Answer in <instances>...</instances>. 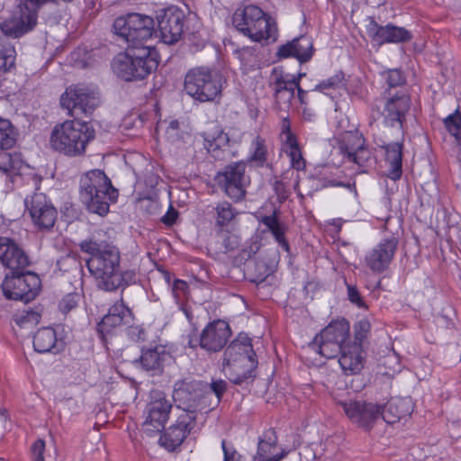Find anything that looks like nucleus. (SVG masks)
Segmentation results:
<instances>
[{
	"instance_id": "f257e3e1",
	"label": "nucleus",
	"mask_w": 461,
	"mask_h": 461,
	"mask_svg": "<svg viewBox=\"0 0 461 461\" xmlns=\"http://www.w3.org/2000/svg\"><path fill=\"white\" fill-rule=\"evenodd\" d=\"M102 234L101 230L95 231L79 243L81 251L90 255L86 267L95 277L98 288L107 292L124 290L136 284V269H121L119 249L106 240H102Z\"/></svg>"
},
{
	"instance_id": "f03ea898",
	"label": "nucleus",
	"mask_w": 461,
	"mask_h": 461,
	"mask_svg": "<svg viewBox=\"0 0 461 461\" xmlns=\"http://www.w3.org/2000/svg\"><path fill=\"white\" fill-rule=\"evenodd\" d=\"M95 138L93 125L80 119L56 124L50 136V148L69 158L85 155L87 145Z\"/></svg>"
},
{
	"instance_id": "7ed1b4c3",
	"label": "nucleus",
	"mask_w": 461,
	"mask_h": 461,
	"mask_svg": "<svg viewBox=\"0 0 461 461\" xmlns=\"http://www.w3.org/2000/svg\"><path fill=\"white\" fill-rule=\"evenodd\" d=\"M257 355L251 339L239 335L226 348L222 356V371L230 381L241 384L255 377Z\"/></svg>"
},
{
	"instance_id": "20e7f679",
	"label": "nucleus",
	"mask_w": 461,
	"mask_h": 461,
	"mask_svg": "<svg viewBox=\"0 0 461 461\" xmlns=\"http://www.w3.org/2000/svg\"><path fill=\"white\" fill-rule=\"evenodd\" d=\"M80 197L90 212L104 216L118 198V190L103 170L93 169L80 177Z\"/></svg>"
},
{
	"instance_id": "39448f33",
	"label": "nucleus",
	"mask_w": 461,
	"mask_h": 461,
	"mask_svg": "<svg viewBox=\"0 0 461 461\" xmlns=\"http://www.w3.org/2000/svg\"><path fill=\"white\" fill-rule=\"evenodd\" d=\"M157 52L151 46L127 47L113 60L112 68L116 76L124 81L146 78L158 68Z\"/></svg>"
},
{
	"instance_id": "423d86ee",
	"label": "nucleus",
	"mask_w": 461,
	"mask_h": 461,
	"mask_svg": "<svg viewBox=\"0 0 461 461\" xmlns=\"http://www.w3.org/2000/svg\"><path fill=\"white\" fill-rule=\"evenodd\" d=\"M234 27L254 42L269 44L276 41V22L260 7L249 5L235 11L232 16Z\"/></svg>"
},
{
	"instance_id": "0eeeda50",
	"label": "nucleus",
	"mask_w": 461,
	"mask_h": 461,
	"mask_svg": "<svg viewBox=\"0 0 461 461\" xmlns=\"http://www.w3.org/2000/svg\"><path fill=\"white\" fill-rule=\"evenodd\" d=\"M220 74L206 66L190 68L185 77L184 90L200 103L212 102L221 93Z\"/></svg>"
},
{
	"instance_id": "6e6552de",
	"label": "nucleus",
	"mask_w": 461,
	"mask_h": 461,
	"mask_svg": "<svg viewBox=\"0 0 461 461\" xmlns=\"http://www.w3.org/2000/svg\"><path fill=\"white\" fill-rule=\"evenodd\" d=\"M155 23L152 17L138 13H130L125 16H120L113 22L115 34L123 39L128 47L148 46L156 31Z\"/></svg>"
},
{
	"instance_id": "1a4fd4ad",
	"label": "nucleus",
	"mask_w": 461,
	"mask_h": 461,
	"mask_svg": "<svg viewBox=\"0 0 461 461\" xmlns=\"http://www.w3.org/2000/svg\"><path fill=\"white\" fill-rule=\"evenodd\" d=\"M231 335L229 323L216 319L208 322L200 333H190L187 346L193 349L200 348L209 354L218 353L226 347Z\"/></svg>"
},
{
	"instance_id": "9d476101",
	"label": "nucleus",
	"mask_w": 461,
	"mask_h": 461,
	"mask_svg": "<svg viewBox=\"0 0 461 461\" xmlns=\"http://www.w3.org/2000/svg\"><path fill=\"white\" fill-rule=\"evenodd\" d=\"M1 287L5 298L28 303L38 294L41 279L35 273L25 269L11 271L5 276Z\"/></svg>"
},
{
	"instance_id": "9b49d317",
	"label": "nucleus",
	"mask_w": 461,
	"mask_h": 461,
	"mask_svg": "<svg viewBox=\"0 0 461 461\" xmlns=\"http://www.w3.org/2000/svg\"><path fill=\"white\" fill-rule=\"evenodd\" d=\"M384 102L381 113L383 124L390 128H397L403 131L407 114L411 105V95L404 88H400L394 93L384 90L382 94Z\"/></svg>"
},
{
	"instance_id": "f8f14e48",
	"label": "nucleus",
	"mask_w": 461,
	"mask_h": 461,
	"mask_svg": "<svg viewBox=\"0 0 461 461\" xmlns=\"http://www.w3.org/2000/svg\"><path fill=\"white\" fill-rule=\"evenodd\" d=\"M172 397L176 406L183 410L182 413L193 414L195 420L197 413L207 407L203 385L200 381L186 379L176 381Z\"/></svg>"
},
{
	"instance_id": "ddd939ff",
	"label": "nucleus",
	"mask_w": 461,
	"mask_h": 461,
	"mask_svg": "<svg viewBox=\"0 0 461 461\" xmlns=\"http://www.w3.org/2000/svg\"><path fill=\"white\" fill-rule=\"evenodd\" d=\"M25 212L29 214L35 229L50 231L58 218V212L45 194L34 192L24 199Z\"/></svg>"
},
{
	"instance_id": "4468645a",
	"label": "nucleus",
	"mask_w": 461,
	"mask_h": 461,
	"mask_svg": "<svg viewBox=\"0 0 461 461\" xmlns=\"http://www.w3.org/2000/svg\"><path fill=\"white\" fill-rule=\"evenodd\" d=\"M0 171L11 175L14 185L24 183L34 191L41 187L42 177L24 163L20 153H0Z\"/></svg>"
},
{
	"instance_id": "2eb2a0df",
	"label": "nucleus",
	"mask_w": 461,
	"mask_h": 461,
	"mask_svg": "<svg viewBox=\"0 0 461 461\" xmlns=\"http://www.w3.org/2000/svg\"><path fill=\"white\" fill-rule=\"evenodd\" d=\"M60 104L68 110V114L74 119L82 115H90L99 104L95 93L86 88L68 87L60 97Z\"/></svg>"
},
{
	"instance_id": "dca6fc26",
	"label": "nucleus",
	"mask_w": 461,
	"mask_h": 461,
	"mask_svg": "<svg viewBox=\"0 0 461 461\" xmlns=\"http://www.w3.org/2000/svg\"><path fill=\"white\" fill-rule=\"evenodd\" d=\"M246 163L234 162L218 172L215 181L219 187L231 199L240 201L246 195L248 179L245 176Z\"/></svg>"
},
{
	"instance_id": "f3484780",
	"label": "nucleus",
	"mask_w": 461,
	"mask_h": 461,
	"mask_svg": "<svg viewBox=\"0 0 461 461\" xmlns=\"http://www.w3.org/2000/svg\"><path fill=\"white\" fill-rule=\"evenodd\" d=\"M133 320L131 310L124 303L122 297L113 304L108 312L97 323L96 331L104 343L115 336L123 326L128 325Z\"/></svg>"
},
{
	"instance_id": "a211bd4d",
	"label": "nucleus",
	"mask_w": 461,
	"mask_h": 461,
	"mask_svg": "<svg viewBox=\"0 0 461 461\" xmlns=\"http://www.w3.org/2000/svg\"><path fill=\"white\" fill-rule=\"evenodd\" d=\"M156 18L163 42L174 44L181 39L186 21L181 8L176 5L163 8L157 13Z\"/></svg>"
},
{
	"instance_id": "6ab92c4d",
	"label": "nucleus",
	"mask_w": 461,
	"mask_h": 461,
	"mask_svg": "<svg viewBox=\"0 0 461 461\" xmlns=\"http://www.w3.org/2000/svg\"><path fill=\"white\" fill-rule=\"evenodd\" d=\"M399 245V239L391 235L380 240L365 255V265L374 274H382L389 269Z\"/></svg>"
},
{
	"instance_id": "aec40b11",
	"label": "nucleus",
	"mask_w": 461,
	"mask_h": 461,
	"mask_svg": "<svg viewBox=\"0 0 461 461\" xmlns=\"http://www.w3.org/2000/svg\"><path fill=\"white\" fill-rule=\"evenodd\" d=\"M348 420L357 427L369 431L380 420V405L366 401H345L339 403Z\"/></svg>"
},
{
	"instance_id": "412c9836",
	"label": "nucleus",
	"mask_w": 461,
	"mask_h": 461,
	"mask_svg": "<svg viewBox=\"0 0 461 461\" xmlns=\"http://www.w3.org/2000/svg\"><path fill=\"white\" fill-rule=\"evenodd\" d=\"M366 32L371 41L379 46L386 43L407 42L412 39L411 32L407 29L393 23L380 25L373 17L367 18Z\"/></svg>"
},
{
	"instance_id": "4be33fe9",
	"label": "nucleus",
	"mask_w": 461,
	"mask_h": 461,
	"mask_svg": "<svg viewBox=\"0 0 461 461\" xmlns=\"http://www.w3.org/2000/svg\"><path fill=\"white\" fill-rule=\"evenodd\" d=\"M38 21V15L23 10L20 4L13 14L0 23L2 32L10 38L18 39L32 32Z\"/></svg>"
},
{
	"instance_id": "5701e85b",
	"label": "nucleus",
	"mask_w": 461,
	"mask_h": 461,
	"mask_svg": "<svg viewBox=\"0 0 461 461\" xmlns=\"http://www.w3.org/2000/svg\"><path fill=\"white\" fill-rule=\"evenodd\" d=\"M200 135L203 140L204 149L212 158L218 160L231 158L230 138L221 125L212 122Z\"/></svg>"
},
{
	"instance_id": "b1692460",
	"label": "nucleus",
	"mask_w": 461,
	"mask_h": 461,
	"mask_svg": "<svg viewBox=\"0 0 461 461\" xmlns=\"http://www.w3.org/2000/svg\"><path fill=\"white\" fill-rule=\"evenodd\" d=\"M171 409V402L167 399L165 393L154 392L145 409L144 425L152 427V430L161 431L169 418Z\"/></svg>"
},
{
	"instance_id": "393cba45",
	"label": "nucleus",
	"mask_w": 461,
	"mask_h": 461,
	"mask_svg": "<svg viewBox=\"0 0 461 461\" xmlns=\"http://www.w3.org/2000/svg\"><path fill=\"white\" fill-rule=\"evenodd\" d=\"M196 420L193 414L181 413L173 425H171L160 437L161 444L168 450L173 451L179 447L191 430L194 428Z\"/></svg>"
},
{
	"instance_id": "a878e982",
	"label": "nucleus",
	"mask_w": 461,
	"mask_h": 461,
	"mask_svg": "<svg viewBox=\"0 0 461 461\" xmlns=\"http://www.w3.org/2000/svg\"><path fill=\"white\" fill-rule=\"evenodd\" d=\"M0 262L10 271L23 270L29 266V258L23 249L6 237H0Z\"/></svg>"
},
{
	"instance_id": "bb28decb",
	"label": "nucleus",
	"mask_w": 461,
	"mask_h": 461,
	"mask_svg": "<svg viewBox=\"0 0 461 461\" xmlns=\"http://www.w3.org/2000/svg\"><path fill=\"white\" fill-rule=\"evenodd\" d=\"M313 51L312 39L306 35H302L281 45L276 54L279 58H295L300 63H305L312 59Z\"/></svg>"
},
{
	"instance_id": "cd10ccee",
	"label": "nucleus",
	"mask_w": 461,
	"mask_h": 461,
	"mask_svg": "<svg viewBox=\"0 0 461 461\" xmlns=\"http://www.w3.org/2000/svg\"><path fill=\"white\" fill-rule=\"evenodd\" d=\"M277 435L274 429L265 430L258 438L257 453L252 461H280L286 455L285 449L276 452Z\"/></svg>"
},
{
	"instance_id": "c85d7f7f",
	"label": "nucleus",
	"mask_w": 461,
	"mask_h": 461,
	"mask_svg": "<svg viewBox=\"0 0 461 461\" xmlns=\"http://www.w3.org/2000/svg\"><path fill=\"white\" fill-rule=\"evenodd\" d=\"M412 411L411 402L408 398H392L384 406L380 405V419L388 424H394L409 416Z\"/></svg>"
},
{
	"instance_id": "c756f323",
	"label": "nucleus",
	"mask_w": 461,
	"mask_h": 461,
	"mask_svg": "<svg viewBox=\"0 0 461 461\" xmlns=\"http://www.w3.org/2000/svg\"><path fill=\"white\" fill-rule=\"evenodd\" d=\"M172 358L171 354L163 345H156L141 350V355L137 360L142 368L147 371L159 372L165 364Z\"/></svg>"
},
{
	"instance_id": "7c9ffc66",
	"label": "nucleus",
	"mask_w": 461,
	"mask_h": 461,
	"mask_svg": "<svg viewBox=\"0 0 461 461\" xmlns=\"http://www.w3.org/2000/svg\"><path fill=\"white\" fill-rule=\"evenodd\" d=\"M278 210H275L271 215H264L261 217L260 222L264 224L267 230L272 234L278 246L287 254L290 253V245L285 237L288 231V226L281 222L278 219Z\"/></svg>"
},
{
	"instance_id": "2f4dec72",
	"label": "nucleus",
	"mask_w": 461,
	"mask_h": 461,
	"mask_svg": "<svg viewBox=\"0 0 461 461\" xmlns=\"http://www.w3.org/2000/svg\"><path fill=\"white\" fill-rule=\"evenodd\" d=\"M33 348L39 353H59L62 342H59L53 328L44 327L37 330L33 337Z\"/></svg>"
},
{
	"instance_id": "473e14b6",
	"label": "nucleus",
	"mask_w": 461,
	"mask_h": 461,
	"mask_svg": "<svg viewBox=\"0 0 461 461\" xmlns=\"http://www.w3.org/2000/svg\"><path fill=\"white\" fill-rule=\"evenodd\" d=\"M385 150V162L389 164L387 176L399 180L402 175V142H393L383 147Z\"/></svg>"
},
{
	"instance_id": "72a5a7b5",
	"label": "nucleus",
	"mask_w": 461,
	"mask_h": 461,
	"mask_svg": "<svg viewBox=\"0 0 461 461\" xmlns=\"http://www.w3.org/2000/svg\"><path fill=\"white\" fill-rule=\"evenodd\" d=\"M336 141L339 152L344 158H348L351 153L356 152L366 144V140L357 130L346 131L340 132L336 137Z\"/></svg>"
},
{
	"instance_id": "f704fd0d",
	"label": "nucleus",
	"mask_w": 461,
	"mask_h": 461,
	"mask_svg": "<svg viewBox=\"0 0 461 461\" xmlns=\"http://www.w3.org/2000/svg\"><path fill=\"white\" fill-rule=\"evenodd\" d=\"M339 363L342 370L348 375L359 372L363 368L360 346L357 343L353 346L347 345L339 358Z\"/></svg>"
},
{
	"instance_id": "c9c22d12",
	"label": "nucleus",
	"mask_w": 461,
	"mask_h": 461,
	"mask_svg": "<svg viewBox=\"0 0 461 461\" xmlns=\"http://www.w3.org/2000/svg\"><path fill=\"white\" fill-rule=\"evenodd\" d=\"M315 337L329 341L346 344L349 337V323L345 319L331 321Z\"/></svg>"
},
{
	"instance_id": "e433bc0d",
	"label": "nucleus",
	"mask_w": 461,
	"mask_h": 461,
	"mask_svg": "<svg viewBox=\"0 0 461 461\" xmlns=\"http://www.w3.org/2000/svg\"><path fill=\"white\" fill-rule=\"evenodd\" d=\"M346 87L345 75L342 71L320 82L312 91H319L330 96L332 100L335 98V93Z\"/></svg>"
},
{
	"instance_id": "4c0bfd02",
	"label": "nucleus",
	"mask_w": 461,
	"mask_h": 461,
	"mask_svg": "<svg viewBox=\"0 0 461 461\" xmlns=\"http://www.w3.org/2000/svg\"><path fill=\"white\" fill-rule=\"evenodd\" d=\"M347 344L337 343L321 339V338L314 337L310 347L325 358L336 357L339 354L341 355Z\"/></svg>"
},
{
	"instance_id": "58836bf2",
	"label": "nucleus",
	"mask_w": 461,
	"mask_h": 461,
	"mask_svg": "<svg viewBox=\"0 0 461 461\" xmlns=\"http://www.w3.org/2000/svg\"><path fill=\"white\" fill-rule=\"evenodd\" d=\"M267 156L268 152L266 140L258 135L251 142L248 162L255 167H263L267 164Z\"/></svg>"
},
{
	"instance_id": "ea45409f",
	"label": "nucleus",
	"mask_w": 461,
	"mask_h": 461,
	"mask_svg": "<svg viewBox=\"0 0 461 461\" xmlns=\"http://www.w3.org/2000/svg\"><path fill=\"white\" fill-rule=\"evenodd\" d=\"M341 171L339 168L324 167L318 174V180L322 187H350L349 184H345L341 178Z\"/></svg>"
},
{
	"instance_id": "a19ab883",
	"label": "nucleus",
	"mask_w": 461,
	"mask_h": 461,
	"mask_svg": "<svg viewBox=\"0 0 461 461\" xmlns=\"http://www.w3.org/2000/svg\"><path fill=\"white\" fill-rule=\"evenodd\" d=\"M18 131L12 122L0 117V149L13 148L18 138Z\"/></svg>"
},
{
	"instance_id": "79ce46f5",
	"label": "nucleus",
	"mask_w": 461,
	"mask_h": 461,
	"mask_svg": "<svg viewBox=\"0 0 461 461\" xmlns=\"http://www.w3.org/2000/svg\"><path fill=\"white\" fill-rule=\"evenodd\" d=\"M16 51L6 41L0 39V75L5 74L15 65Z\"/></svg>"
},
{
	"instance_id": "37998d69",
	"label": "nucleus",
	"mask_w": 461,
	"mask_h": 461,
	"mask_svg": "<svg viewBox=\"0 0 461 461\" xmlns=\"http://www.w3.org/2000/svg\"><path fill=\"white\" fill-rule=\"evenodd\" d=\"M215 212L216 226H227L238 214L236 209L227 201L220 202L213 208Z\"/></svg>"
},
{
	"instance_id": "c03bdc74",
	"label": "nucleus",
	"mask_w": 461,
	"mask_h": 461,
	"mask_svg": "<svg viewBox=\"0 0 461 461\" xmlns=\"http://www.w3.org/2000/svg\"><path fill=\"white\" fill-rule=\"evenodd\" d=\"M381 77L386 85L384 90H390L391 93H394L397 87H401L406 83L404 73L398 68L384 70L381 73Z\"/></svg>"
},
{
	"instance_id": "a18cd8bd",
	"label": "nucleus",
	"mask_w": 461,
	"mask_h": 461,
	"mask_svg": "<svg viewBox=\"0 0 461 461\" xmlns=\"http://www.w3.org/2000/svg\"><path fill=\"white\" fill-rule=\"evenodd\" d=\"M249 271L251 274V281L259 284L266 280L271 274L270 267L264 260H255L252 265L248 266Z\"/></svg>"
},
{
	"instance_id": "49530a36",
	"label": "nucleus",
	"mask_w": 461,
	"mask_h": 461,
	"mask_svg": "<svg viewBox=\"0 0 461 461\" xmlns=\"http://www.w3.org/2000/svg\"><path fill=\"white\" fill-rule=\"evenodd\" d=\"M41 313L31 308L23 309L15 314L14 321L20 327L33 326L40 322Z\"/></svg>"
},
{
	"instance_id": "de8ad7c7",
	"label": "nucleus",
	"mask_w": 461,
	"mask_h": 461,
	"mask_svg": "<svg viewBox=\"0 0 461 461\" xmlns=\"http://www.w3.org/2000/svg\"><path fill=\"white\" fill-rule=\"evenodd\" d=\"M347 159L349 162L357 164L360 168H362V172H366V168L370 165L372 160V152L366 147L365 144L356 152L351 153V155L348 157Z\"/></svg>"
},
{
	"instance_id": "09e8293b",
	"label": "nucleus",
	"mask_w": 461,
	"mask_h": 461,
	"mask_svg": "<svg viewBox=\"0 0 461 461\" xmlns=\"http://www.w3.org/2000/svg\"><path fill=\"white\" fill-rule=\"evenodd\" d=\"M274 96L278 104H284L288 107L294 97V87L287 86L274 89Z\"/></svg>"
},
{
	"instance_id": "8fccbe9b",
	"label": "nucleus",
	"mask_w": 461,
	"mask_h": 461,
	"mask_svg": "<svg viewBox=\"0 0 461 461\" xmlns=\"http://www.w3.org/2000/svg\"><path fill=\"white\" fill-rule=\"evenodd\" d=\"M271 83L273 89L290 86V75L285 74L280 68H274L271 72Z\"/></svg>"
},
{
	"instance_id": "3c124183",
	"label": "nucleus",
	"mask_w": 461,
	"mask_h": 461,
	"mask_svg": "<svg viewBox=\"0 0 461 461\" xmlns=\"http://www.w3.org/2000/svg\"><path fill=\"white\" fill-rule=\"evenodd\" d=\"M285 152L289 157L291 167L297 171L305 169L306 162L299 147L294 149H285Z\"/></svg>"
},
{
	"instance_id": "603ef678",
	"label": "nucleus",
	"mask_w": 461,
	"mask_h": 461,
	"mask_svg": "<svg viewBox=\"0 0 461 461\" xmlns=\"http://www.w3.org/2000/svg\"><path fill=\"white\" fill-rule=\"evenodd\" d=\"M188 290V284L181 279H174L171 291L173 297L177 304H181L182 301Z\"/></svg>"
},
{
	"instance_id": "864d4df0",
	"label": "nucleus",
	"mask_w": 461,
	"mask_h": 461,
	"mask_svg": "<svg viewBox=\"0 0 461 461\" xmlns=\"http://www.w3.org/2000/svg\"><path fill=\"white\" fill-rule=\"evenodd\" d=\"M218 235L222 240L224 252L233 251L235 249L239 247L240 240L237 235L232 234L229 231H224L223 230H221L218 232Z\"/></svg>"
},
{
	"instance_id": "5fc2aeb1",
	"label": "nucleus",
	"mask_w": 461,
	"mask_h": 461,
	"mask_svg": "<svg viewBox=\"0 0 461 461\" xmlns=\"http://www.w3.org/2000/svg\"><path fill=\"white\" fill-rule=\"evenodd\" d=\"M80 295L78 294H68L65 295L59 303V308L64 314L68 313L71 310L75 309L79 302Z\"/></svg>"
},
{
	"instance_id": "6e6d98bb",
	"label": "nucleus",
	"mask_w": 461,
	"mask_h": 461,
	"mask_svg": "<svg viewBox=\"0 0 461 461\" xmlns=\"http://www.w3.org/2000/svg\"><path fill=\"white\" fill-rule=\"evenodd\" d=\"M223 461H242V456L236 450L234 445L226 439L221 440Z\"/></svg>"
},
{
	"instance_id": "4d7b16f0",
	"label": "nucleus",
	"mask_w": 461,
	"mask_h": 461,
	"mask_svg": "<svg viewBox=\"0 0 461 461\" xmlns=\"http://www.w3.org/2000/svg\"><path fill=\"white\" fill-rule=\"evenodd\" d=\"M355 339L360 343L364 339L367 337V334L370 331L371 325L370 322L366 319H362L355 324Z\"/></svg>"
},
{
	"instance_id": "13d9d810",
	"label": "nucleus",
	"mask_w": 461,
	"mask_h": 461,
	"mask_svg": "<svg viewBox=\"0 0 461 461\" xmlns=\"http://www.w3.org/2000/svg\"><path fill=\"white\" fill-rule=\"evenodd\" d=\"M127 336L134 342L145 341L147 339V331L141 325H131L127 329Z\"/></svg>"
},
{
	"instance_id": "bf43d9fd",
	"label": "nucleus",
	"mask_w": 461,
	"mask_h": 461,
	"mask_svg": "<svg viewBox=\"0 0 461 461\" xmlns=\"http://www.w3.org/2000/svg\"><path fill=\"white\" fill-rule=\"evenodd\" d=\"M55 0H19L23 10L31 11L38 15L40 8L47 3H54Z\"/></svg>"
},
{
	"instance_id": "052dcab7",
	"label": "nucleus",
	"mask_w": 461,
	"mask_h": 461,
	"mask_svg": "<svg viewBox=\"0 0 461 461\" xmlns=\"http://www.w3.org/2000/svg\"><path fill=\"white\" fill-rule=\"evenodd\" d=\"M210 388H211V391L217 397V403H219L221 402V397L223 396L224 393L227 391L228 384H227L226 381H224L222 379H219V380L212 381L210 384Z\"/></svg>"
},
{
	"instance_id": "680f3d73",
	"label": "nucleus",
	"mask_w": 461,
	"mask_h": 461,
	"mask_svg": "<svg viewBox=\"0 0 461 461\" xmlns=\"http://www.w3.org/2000/svg\"><path fill=\"white\" fill-rule=\"evenodd\" d=\"M273 189L276 195V200L279 203H284L288 198L289 190L282 181H275Z\"/></svg>"
},
{
	"instance_id": "e2e57ef3",
	"label": "nucleus",
	"mask_w": 461,
	"mask_h": 461,
	"mask_svg": "<svg viewBox=\"0 0 461 461\" xmlns=\"http://www.w3.org/2000/svg\"><path fill=\"white\" fill-rule=\"evenodd\" d=\"M33 461H44L45 441L37 439L31 447Z\"/></svg>"
},
{
	"instance_id": "0e129e2a",
	"label": "nucleus",
	"mask_w": 461,
	"mask_h": 461,
	"mask_svg": "<svg viewBox=\"0 0 461 461\" xmlns=\"http://www.w3.org/2000/svg\"><path fill=\"white\" fill-rule=\"evenodd\" d=\"M348 300L352 303L356 304L358 308H366V307L358 290L355 286L348 285Z\"/></svg>"
},
{
	"instance_id": "69168bd1",
	"label": "nucleus",
	"mask_w": 461,
	"mask_h": 461,
	"mask_svg": "<svg viewBox=\"0 0 461 461\" xmlns=\"http://www.w3.org/2000/svg\"><path fill=\"white\" fill-rule=\"evenodd\" d=\"M284 142V150L285 149H294L299 147L297 139L293 132L285 134L281 136Z\"/></svg>"
},
{
	"instance_id": "338daca9",
	"label": "nucleus",
	"mask_w": 461,
	"mask_h": 461,
	"mask_svg": "<svg viewBox=\"0 0 461 461\" xmlns=\"http://www.w3.org/2000/svg\"><path fill=\"white\" fill-rule=\"evenodd\" d=\"M177 216V211L170 206L166 214L161 217V221L167 226H172L176 222Z\"/></svg>"
},
{
	"instance_id": "774afa93",
	"label": "nucleus",
	"mask_w": 461,
	"mask_h": 461,
	"mask_svg": "<svg viewBox=\"0 0 461 461\" xmlns=\"http://www.w3.org/2000/svg\"><path fill=\"white\" fill-rule=\"evenodd\" d=\"M259 249V245L258 242H252L249 248H245L242 249L241 257L243 258H250L252 255H255Z\"/></svg>"
}]
</instances>
